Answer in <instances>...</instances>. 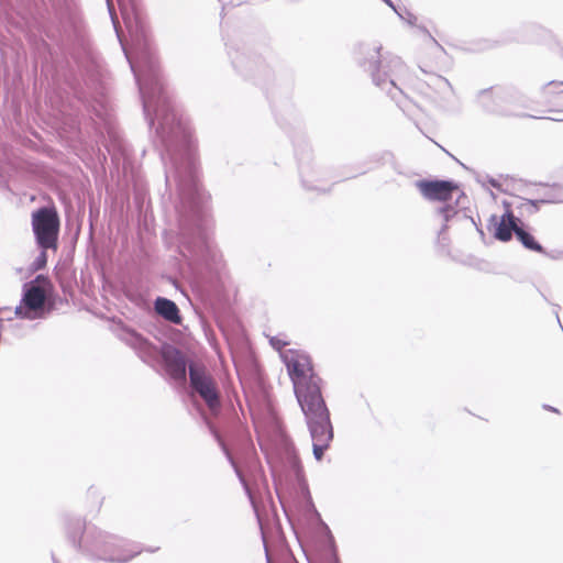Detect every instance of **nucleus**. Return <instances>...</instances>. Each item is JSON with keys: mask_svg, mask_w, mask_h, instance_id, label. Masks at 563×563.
I'll list each match as a JSON object with an SVG mask.
<instances>
[{"mask_svg": "<svg viewBox=\"0 0 563 563\" xmlns=\"http://www.w3.org/2000/svg\"><path fill=\"white\" fill-rule=\"evenodd\" d=\"M301 179H302V184L303 186H306L308 189H313V190H320L318 187H313V186H309L308 185V180L306 179V174L305 172L301 169Z\"/></svg>", "mask_w": 563, "mask_h": 563, "instance_id": "4be33fe9", "label": "nucleus"}, {"mask_svg": "<svg viewBox=\"0 0 563 563\" xmlns=\"http://www.w3.org/2000/svg\"><path fill=\"white\" fill-rule=\"evenodd\" d=\"M219 2H221L223 4L222 10H224L225 5H227V0H219Z\"/></svg>", "mask_w": 563, "mask_h": 563, "instance_id": "c85d7f7f", "label": "nucleus"}, {"mask_svg": "<svg viewBox=\"0 0 563 563\" xmlns=\"http://www.w3.org/2000/svg\"><path fill=\"white\" fill-rule=\"evenodd\" d=\"M515 235L525 249L537 253H544L543 246L523 228V223L520 224L519 229L515 230Z\"/></svg>", "mask_w": 563, "mask_h": 563, "instance_id": "2eb2a0df", "label": "nucleus"}, {"mask_svg": "<svg viewBox=\"0 0 563 563\" xmlns=\"http://www.w3.org/2000/svg\"><path fill=\"white\" fill-rule=\"evenodd\" d=\"M432 80L434 81V84L441 89L443 90L444 88H448V89H451V84L450 81L442 77V76H433L432 77Z\"/></svg>", "mask_w": 563, "mask_h": 563, "instance_id": "6ab92c4d", "label": "nucleus"}, {"mask_svg": "<svg viewBox=\"0 0 563 563\" xmlns=\"http://www.w3.org/2000/svg\"><path fill=\"white\" fill-rule=\"evenodd\" d=\"M46 279L37 276L34 280L23 285L20 305L15 307L14 314L20 319L34 320L43 318L47 311Z\"/></svg>", "mask_w": 563, "mask_h": 563, "instance_id": "0eeeda50", "label": "nucleus"}, {"mask_svg": "<svg viewBox=\"0 0 563 563\" xmlns=\"http://www.w3.org/2000/svg\"><path fill=\"white\" fill-rule=\"evenodd\" d=\"M229 54L231 56L233 67L245 76L266 77L271 73L269 67L260 56H250L238 52L235 55H232L231 52Z\"/></svg>", "mask_w": 563, "mask_h": 563, "instance_id": "9b49d317", "label": "nucleus"}, {"mask_svg": "<svg viewBox=\"0 0 563 563\" xmlns=\"http://www.w3.org/2000/svg\"><path fill=\"white\" fill-rule=\"evenodd\" d=\"M59 217L54 208L42 207L32 213V229L40 249H57Z\"/></svg>", "mask_w": 563, "mask_h": 563, "instance_id": "6e6552de", "label": "nucleus"}, {"mask_svg": "<svg viewBox=\"0 0 563 563\" xmlns=\"http://www.w3.org/2000/svg\"><path fill=\"white\" fill-rule=\"evenodd\" d=\"M489 184L495 188H499V183L494 178L489 179Z\"/></svg>", "mask_w": 563, "mask_h": 563, "instance_id": "393cba45", "label": "nucleus"}, {"mask_svg": "<svg viewBox=\"0 0 563 563\" xmlns=\"http://www.w3.org/2000/svg\"><path fill=\"white\" fill-rule=\"evenodd\" d=\"M266 558H267V563H271L269 556H268V555H266Z\"/></svg>", "mask_w": 563, "mask_h": 563, "instance_id": "2f4dec72", "label": "nucleus"}, {"mask_svg": "<svg viewBox=\"0 0 563 563\" xmlns=\"http://www.w3.org/2000/svg\"><path fill=\"white\" fill-rule=\"evenodd\" d=\"M354 58L369 75L373 84L385 90L399 107H402L406 100L402 86L409 73L402 59L390 52H383L382 44L376 41L357 44Z\"/></svg>", "mask_w": 563, "mask_h": 563, "instance_id": "7ed1b4c3", "label": "nucleus"}, {"mask_svg": "<svg viewBox=\"0 0 563 563\" xmlns=\"http://www.w3.org/2000/svg\"><path fill=\"white\" fill-rule=\"evenodd\" d=\"M124 341L139 355V357L148 365H154L158 357L163 360L168 375L177 382H186L187 367L189 368L185 354L176 346L165 343L157 349L147 339L135 331H126Z\"/></svg>", "mask_w": 563, "mask_h": 563, "instance_id": "39448f33", "label": "nucleus"}, {"mask_svg": "<svg viewBox=\"0 0 563 563\" xmlns=\"http://www.w3.org/2000/svg\"><path fill=\"white\" fill-rule=\"evenodd\" d=\"M280 356L305 416L312 441L313 456L320 461L333 440L330 411L322 396V379L314 372L311 357L306 352L288 350Z\"/></svg>", "mask_w": 563, "mask_h": 563, "instance_id": "f257e3e1", "label": "nucleus"}, {"mask_svg": "<svg viewBox=\"0 0 563 563\" xmlns=\"http://www.w3.org/2000/svg\"><path fill=\"white\" fill-rule=\"evenodd\" d=\"M282 445L284 450V455L286 459V462L288 466L294 471L295 477L298 483L299 488V507L302 511V514L306 516L308 520L317 521L321 525L322 529L327 532L330 542L332 543V536L330 534L329 527L322 521L320 514L318 512L317 508L314 507V504L312 501V497L309 492L308 483L303 476V470L300 464L299 457L296 453L294 443L287 439L284 438L282 440Z\"/></svg>", "mask_w": 563, "mask_h": 563, "instance_id": "423d86ee", "label": "nucleus"}, {"mask_svg": "<svg viewBox=\"0 0 563 563\" xmlns=\"http://www.w3.org/2000/svg\"><path fill=\"white\" fill-rule=\"evenodd\" d=\"M396 13L398 14V16L400 19L407 21L410 25H415V23L417 21V16L415 14H412L411 12L405 10V14H402L399 11H397Z\"/></svg>", "mask_w": 563, "mask_h": 563, "instance_id": "aec40b11", "label": "nucleus"}, {"mask_svg": "<svg viewBox=\"0 0 563 563\" xmlns=\"http://www.w3.org/2000/svg\"><path fill=\"white\" fill-rule=\"evenodd\" d=\"M209 428H210V431L212 432V434L214 435V438L217 439V441L219 442V444L221 445V448H222L224 454L227 455L230 464L233 466V468H234V471H235L240 482L243 484V486L245 487L246 492L249 493L247 484H246V482H245V479H244L240 468L238 467L234 459L230 454V452H229L228 448L225 446L224 442L221 440V437H220L219 432L211 424H209Z\"/></svg>", "mask_w": 563, "mask_h": 563, "instance_id": "f3484780", "label": "nucleus"}, {"mask_svg": "<svg viewBox=\"0 0 563 563\" xmlns=\"http://www.w3.org/2000/svg\"><path fill=\"white\" fill-rule=\"evenodd\" d=\"M386 4H388L395 12H397L398 10L396 9V7L394 5L393 1L391 0H383Z\"/></svg>", "mask_w": 563, "mask_h": 563, "instance_id": "b1692460", "label": "nucleus"}, {"mask_svg": "<svg viewBox=\"0 0 563 563\" xmlns=\"http://www.w3.org/2000/svg\"><path fill=\"white\" fill-rule=\"evenodd\" d=\"M416 187L427 200L442 202V206L437 209V213L443 219L439 240L443 242L446 240L444 233L450 222L470 220L476 225L473 218L467 214L468 198L463 191L459 190L454 181L422 179L416 181Z\"/></svg>", "mask_w": 563, "mask_h": 563, "instance_id": "20e7f679", "label": "nucleus"}, {"mask_svg": "<svg viewBox=\"0 0 563 563\" xmlns=\"http://www.w3.org/2000/svg\"><path fill=\"white\" fill-rule=\"evenodd\" d=\"M537 200L539 205L563 202V188L559 185L550 186L544 195Z\"/></svg>", "mask_w": 563, "mask_h": 563, "instance_id": "dca6fc26", "label": "nucleus"}, {"mask_svg": "<svg viewBox=\"0 0 563 563\" xmlns=\"http://www.w3.org/2000/svg\"><path fill=\"white\" fill-rule=\"evenodd\" d=\"M506 207H514L520 217L531 216L540 209V205L537 199L530 200L521 197H517L510 203H506Z\"/></svg>", "mask_w": 563, "mask_h": 563, "instance_id": "4468645a", "label": "nucleus"}, {"mask_svg": "<svg viewBox=\"0 0 563 563\" xmlns=\"http://www.w3.org/2000/svg\"><path fill=\"white\" fill-rule=\"evenodd\" d=\"M51 558H52L53 563H60V562L58 561V559L56 558V555H55V553H54V552H52V553H51Z\"/></svg>", "mask_w": 563, "mask_h": 563, "instance_id": "bb28decb", "label": "nucleus"}, {"mask_svg": "<svg viewBox=\"0 0 563 563\" xmlns=\"http://www.w3.org/2000/svg\"><path fill=\"white\" fill-rule=\"evenodd\" d=\"M154 309L155 312L166 321L174 324L181 323L180 311L173 300L165 297H157L154 301Z\"/></svg>", "mask_w": 563, "mask_h": 563, "instance_id": "f8f14e48", "label": "nucleus"}, {"mask_svg": "<svg viewBox=\"0 0 563 563\" xmlns=\"http://www.w3.org/2000/svg\"><path fill=\"white\" fill-rule=\"evenodd\" d=\"M189 380L194 393L205 401L212 413H217L221 407L220 393L214 379L206 368L196 363L189 364Z\"/></svg>", "mask_w": 563, "mask_h": 563, "instance_id": "1a4fd4ad", "label": "nucleus"}, {"mask_svg": "<svg viewBox=\"0 0 563 563\" xmlns=\"http://www.w3.org/2000/svg\"><path fill=\"white\" fill-rule=\"evenodd\" d=\"M547 409L551 410V411H554V412H558V409L551 407V406H545Z\"/></svg>", "mask_w": 563, "mask_h": 563, "instance_id": "cd10ccee", "label": "nucleus"}, {"mask_svg": "<svg viewBox=\"0 0 563 563\" xmlns=\"http://www.w3.org/2000/svg\"><path fill=\"white\" fill-rule=\"evenodd\" d=\"M47 250L41 249V253L36 256L34 260L32 267L34 271L43 269L46 266L47 263Z\"/></svg>", "mask_w": 563, "mask_h": 563, "instance_id": "a211bd4d", "label": "nucleus"}, {"mask_svg": "<svg viewBox=\"0 0 563 563\" xmlns=\"http://www.w3.org/2000/svg\"><path fill=\"white\" fill-rule=\"evenodd\" d=\"M66 537L73 547L90 561L107 563H128L143 551L140 543L104 531L93 525L87 526L80 517L68 518L65 526Z\"/></svg>", "mask_w": 563, "mask_h": 563, "instance_id": "f03ea898", "label": "nucleus"}, {"mask_svg": "<svg viewBox=\"0 0 563 563\" xmlns=\"http://www.w3.org/2000/svg\"><path fill=\"white\" fill-rule=\"evenodd\" d=\"M110 18H118L111 0H106ZM122 18H142L135 0H118Z\"/></svg>", "mask_w": 563, "mask_h": 563, "instance_id": "ddd939ff", "label": "nucleus"}, {"mask_svg": "<svg viewBox=\"0 0 563 563\" xmlns=\"http://www.w3.org/2000/svg\"><path fill=\"white\" fill-rule=\"evenodd\" d=\"M243 0H239L236 3L235 2H231L232 5H238L242 2Z\"/></svg>", "mask_w": 563, "mask_h": 563, "instance_id": "c756f323", "label": "nucleus"}, {"mask_svg": "<svg viewBox=\"0 0 563 563\" xmlns=\"http://www.w3.org/2000/svg\"><path fill=\"white\" fill-rule=\"evenodd\" d=\"M561 84L563 85V81Z\"/></svg>", "mask_w": 563, "mask_h": 563, "instance_id": "473e14b6", "label": "nucleus"}, {"mask_svg": "<svg viewBox=\"0 0 563 563\" xmlns=\"http://www.w3.org/2000/svg\"><path fill=\"white\" fill-rule=\"evenodd\" d=\"M487 93H488V91H487V90H483V91L481 92V95H482V96H486Z\"/></svg>", "mask_w": 563, "mask_h": 563, "instance_id": "7c9ffc66", "label": "nucleus"}, {"mask_svg": "<svg viewBox=\"0 0 563 563\" xmlns=\"http://www.w3.org/2000/svg\"><path fill=\"white\" fill-rule=\"evenodd\" d=\"M544 255L549 256L550 258L552 260H558L559 258V255H560V252H556V251H553V252H547L544 250Z\"/></svg>", "mask_w": 563, "mask_h": 563, "instance_id": "5701e85b", "label": "nucleus"}, {"mask_svg": "<svg viewBox=\"0 0 563 563\" xmlns=\"http://www.w3.org/2000/svg\"><path fill=\"white\" fill-rule=\"evenodd\" d=\"M269 343H271V345H272L275 350H277V351H282V349H283V347H285V346L287 345V342H285V341L280 340V339H279V338H277V336H273V338H271Z\"/></svg>", "mask_w": 563, "mask_h": 563, "instance_id": "412c9836", "label": "nucleus"}, {"mask_svg": "<svg viewBox=\"0 0 563 563\" xmlns=\"http://www.w3.org/2000/svg\"><path fill=\"white\" fill-rule=\"evenodd\" d=\"M522 221L514 214V211L506 209V212L498 219L493 214L488 221V229L494 230V238L501 242L511 240L515 230L519 229Z\"/></svg>", "mask_w": 563, "mask_h": 563, "instance_id": "9d476101", "label": "nucleus"}, {"mask_svg": "<svg viewBox=\"0 0 563 563\" xmlns=\"http://www.w3.org/2000/svg\"><path fill=\"white\" fill-rule=\"evenodd\" d=\"M330 563H339L338 556L334 552L331 553Z\"/></svg>", "mask_w": 563, "mask_h": 563, "instance_id": "a878e982", "label": "nucleus"}]
</instances>
